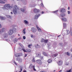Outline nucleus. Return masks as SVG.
Instances as JSON below:
<instances>
[{
  "label": "nucleus",
  "mask_w": 72,
  "mask_h": 72,
  "mask_svg": "<svg viewBox=\"0 0 72 72\" xmlns=\"http://www.w3.org/2000/svg\"><path fill=\"white\" fill-rule=\"evenodd\" d=\"M19 45H20V46H21V47H22V46H23L20 43H19Z\"/></svg>",
  "instance_id": "44"
},
{
  "label": "nucleus",
  "mask_w": 72,
  "mask_h": 72,
  "mask_svg": "<svg viewBox=\"0 0 72 72\" xmlns=\"http://www.w3.org/2000/svg\"><path fill=\"white\" fill-rule=\"evenodd\" d=\"M23 72H26V71H24Z\"/></svg>",
  "instance_id": "55"
},
{
  "label": "nucleus",
  "mask_w": 72,
  "mask_h": 72,
  "mask_svg": "<svg viewBox=\"0 0 72 72\" xmlns=\"http://www.w3.org/2000/svg\"><path fill=\"white\" fill-rule=\"evenodd\" d=\"M19 39H21V38H19Z\"/></svg>",
  "instance_id": "62"
},
{
  "label": "nucleus",
  "mask_w": 72,
  "mask_h": 72,
  "mask_svg": "<svg viewBox=\"0 0 72 72\" xmlns=\"http://www.w3.org/2000/svg\"><path fill=\"white\" fill-rule=\"evenodd\" d=\"M32 62H33L34 63H35V57H33V59L32 60Z\"/></svg>",
  "instance_id": "20"
},
{
  "label": "nucleus",
  "mask_w": 72,
  "mask_h": 72,
  "mask_svg": "<svg viewBox=\"0 0 72 72\" xmlns=\"http://www.w3.org/2000/svg\"><path fill=\"white\" fill-rule=\"evenodd\" d=\"M60 36V35H58V37H59V36Z\"/></svg>",
  "instance_id": "59"
},
{
  "label": "nucleus",
  "mask_w": 72,
  "mask_h": 72,
  "mask_svg": "<svg viewBox=\"0 0 72 72\" xmlns=\"http://www.w3.org/2000/svg\"><path fill=\"white\" fill-rule=\"evenodd\" d=\"M31 37L32 38H33V35H31Z\"/></svg>",
  "instance_id": "49"
},
{
  "label": "nucleus",
  "mask_w": 72,
  "mask_h": 72,
  "mask_svg": "<svg viewBox=\"0 0 72 72\" xmlns=\"http://www.w3.org/2000/svg\"><path fill=\"white\" fill-rule=\"evenodd\" d=\"M58 53H55L54 55H53L52 57H56L57 56H58Z\"/></svg>",
  "instance_id": "18"
},
{
  "label": "nucleus",
  "mask_w": 72,
  "mask_h": 72,
  "mask_svg": "<svg viewBox=\"0 0 72 72\" xmlns=\"http://www.w3.org/2000/svg\"><path fill=\"white\" fill-rule=\"evenodd\" d=\"M40 15V14L39 15L37 14L36 15H35L34 17V19H37L38 18H39Z\"/></svg>",
  "instance_id": "9"
},
{
  "label": "nucleus",
  "mask_w": 72,
  "mask_h": 72,
  "mask_svg": "<svg viewBox=\"0 0 72 72\" xmlns=\"http://www.w3.org/2000/svg\"><path fill=\"white\" fill-rule=\"evenodd\" d=\"M22 72V71H19V72Z\"/></svg>",
  "instance_id": "64"
},
{
  "label": "nucleus",
  "mask_w": 72,
  "mask_h": 72,
  "mask_svg": "<svg viewBox=\"0 0 72 72\" xmlns=\"http://www.w3.org/2000/svg\"><path fill=\"white\" fill-rule=\"evenodd\" d=\"M65 64H66V66H68V65L69 64V63H66Z\"/></svg>",
  "instance_id": "41"
},
{
  "label": "nucleus",
  "mask_w": 72,
  "mask_h": 72,
  "mask_svg": "<svg viewBox=\"0 0 72 72\" xmlns=\"http://www.w3.org/2000/svg\"><path fill=\"white\" fill-rule=\"evenodd\" d=\"M37 30V29H36L34 28H32V31L33 33H35V32H36Z\"/></svg>",
  "instance_id": "7"
},
{
  "label": "nucleus",
  "mask_w": 72,
  "mask_h": 72,
  "mask_svg": "<svg viewBox=\"0 0 72 72\" xmlns=\"http://www.w3.org/2000/svg\"><path fill=\"white\" fill-rule=\"evenodd\" d=\"M28 48H31V46H30V45L28 44Z\"/></svg>",
  "instance_id": "40"
},
{
  "label": "nucleus",
  "mask_w": 72,
  "mask_h": 72,
  "mask_svg": "<svg viewBox=\"0 0 72 72\" xmlns=\"http://www.w3.org/2000/svg\"><path fill=\"white\" fill-rule=\"evenodd\" d=\"M62 70H61L60 71H60V72H62Z\"/></svg>",
  "instance_id": "57"
},
{
  "label": "nucleus",
  "mask_w": 72,
  "mask_h": 72,
  "mask_svg": "<svg viewBox=\"0 0 72 72\" xmlns=\"http://www.w3.org/2000/svg\"><path fill=\"white\" fill-rule=\"evenodd\" d=\"M27 56V54H25L24 55V57H26Z\"/></svg>",
  "instance_id": "47"
},
{
  "label": "nucleus",
  "mask_w": 72,
  "mask_h": 72,
  "mask_svg": "<svg viewBox=\"0 0 72 72\" xmlns=\"http://www.w3.org/2000/svg\"><path fill=\"white\" fill-rule=\"evenodd\" d=\"M5 2H6V0H0V3L4 4Z\"/></svg>",
  "instance_id": "10"
},
{
  "label": "nucleus",
  "mask_w": 72,
  "mask_h": 72,
  "mask_svg": "<svg viewBox=\"0 0 72 72\" xmlns=\"http://www.w3.org/2000/svg\"><path fill=\"white\" fill-rule=\"evenodd\" d=\"M30 46H32V44H30Z\"/></svg>",
  "instance_id": "53"
},
{
  "label": "nucleus",
  "mask_w": 72,
  "mask_h": 72,
  "mask_svg": "<svg viewBox=\"0 0 72 72\" xmlns=\"http://www.w3.org/2000/svg\"><path fill=\"white\" fill-rule=\"evenodd\" d=\"M0 28H1V25L0 24Z\"/></svg>",
  "instance_id": "54"
},
{
  "label": "nucleus",
  "mask_w": 72,
  "mask_h": 72,
  "mask_svg": "<svg viewBox=\"0 0 72 72\" xmlns=\"http://www.w3.org/2000/svg\"><path fill=\"white\" fill-rule=\"evenodd\" d=\"M22 50H23L24 52H27V51L26 50H25V49H24V48L22 49Z\"/></svg>",
  "instance_id": "28"
},
{
  "label": "nucleus",
  "mask_w": 72,
  "mask_h": 72,
  "mask_svg": "<svg viewBox=\"0 0 72 72\" xmlns=\"http://www.w3.org/2000/svg\"><path fill=\"white\" fill-rule=\"evenodd\" d=\"M33 69L35 71H36V69L35 68V66H34V67L33 68Z\"/></svg>",
  "instance_id": "45"
},
{
  "label": "nucleus",
  "mask_w": 72,
  "mask_h": 72,
  "mask_svg": "<svg viewBox=\"0 0 72 72\" xmlns=\"http://www.w3.org/2000/svg\"><path fill=\"white\" fill-rule=\"evenodd\" d=\"M66 35H68V34H69L70 32L68 30H67L66 31Z\"/></svg>",
  "instance_id": "25"
},
{
  "label": "nucleus",
  "mask_w": 72,
  "mask_h": 72,
  "mask_svg": "<svg viewBox=\"0 0 72 72\" xmlns=\"http://www.w3.org/2000/svg\"><path fill=\"white\" fill-rule=\"evenodd\" d=\"M23 39H24V40H25V39H26V37L25 36H23Z\"/></svg>",
  "instance_id": "42"
},
{
  "label": "nucleus",
  "mask_w": 72,
  "mask_h": 72,
  "mask_svg": "<svg viewBox=\"0 0 72 72\" xmlns=\"http://www.w3.org/2000/svg\"><path fill=\"white\" fill-rule=\"evenodd\" d=\"M14 31H16V29L13 28L12 30H10L9 32V35H12Z\"/></svg>",
  "instance_id": "2"
},
{
  "label": "nucleus",
  "mask_w": 72,
  "mask_h": 72,
  "mask_svg": "<svg viewBox=\"0 0 72 72\" xmlns=\"http://www.w3.org/2000/svg\"><path fill=\"white\" fill-rule=\"evenodd\" d=\"M21 10L22 12H24V9H21Z\"/></svg>",
  "instance_id": "38"
},
{
  "label": "nucleus",
  "mask_w": 72,
  "mask_h": 72,
  "mask_svg": "<svg viewBox=\"0 0 72 72\" xmlns=\"http://www.w3.org/2000/svg\"><path fill=\"white\" fill-rule=\"evenodd\" d=\"M4 8H8L9 9V8H10L11 6H10V4H6L4 6Z\"/></svg>",
  "instance_id": "8"
},
{
  "label": "nucleus",
  "mask_w": 72,
  "mask_h": 72,
  "mask_svg": "<svg viewBox=\"0 0 72 72\" xmlns=\"http://www.w3.org/2000/svg\"><path fill=\"white\" fill-rule=\"evenodd\" d=\"M40 12V10L35 9L34 10V12L35 13H39V12Z\"/></svg>",
  "instance_id": "6"
},
{
  "label": "nucleus",
  "mask_w": 72,
  "mask_h": 72,
  "mask_svg": "<svg viewBox=\"0 0 72 72\" xmlns=\"http://www.w3.org/2000/svg\"><path fill=\"white\" fill-rule=\"evenodd\" d=\"M14 8L13 10V12L14 13V14H16L17 13V10L18 9V7L17 6L15 5L14 6Z\"/></svg>",
  "instance_id": "1"
},
{
  "label": "nucleus",
  "mask_w": 72,
  "mask_h": 72,
  "mask_svg": "<svg viewBox=\"0 0 72 72\" xmlns=\"http://www.w3.org/2000/svg\"><path fill=\"white\" fill-rule=\"evenodd\" d=\"M48 63H51L52 62V60L50 59H49L48 60Z\"/></svg>",
  "instance_id": "16"
},
{
  "label": "nucleus",
  "mask_w": 72,
  "mask_h": 72,
  "mask_svg": "<svg viewBox=\"0 0 72 72\" xmlns=\"http://www.w3.org/2000/svg\"><path fill=\"white\" fill-rule=\"evenodd\" d=\"M24 22H25V23H26V24H27V23H28V21H27L26 20H25L24 21Z\"/></svg>",
  "instance_id": "34"
},
{
  "label": "nucleus",
  "mask_w": 72,
  "mask_h": 72,
  "mask_svg": "<svg viewBox=\"0 0 72 72\" xmlns=\"http://www.w3.org/2000/svg\"><path fill=\"white\" fill-rule=\"evenodd\" d=\"M6 37H8V35L6 34L4 37V38H6Z\"/></svg>",
  "instance_id": "39"
},
{
  "label": "nucleus",
  "mask_w": 72,
  "mask_h": 72,
  "mask_svg": "<svg viewBox=\"0 0 72 72\" xmlns=\"http://www.w3.org/2000/svg\"><path fill=\"white\" fill-rule=\"evenodd\" d=\"M61 19L64 22H66L67 21V19L65 17H63L61 18Z\"/></svg>",
  "instance_id": "13"
},
{
  "label": "nucleus",
  "mask_w": 72,
  "mask_h": 72,
  "mask_svg": "<svg viewBox=\"0 0 72 72\" xmlns=\"http://www.w3.org/2000/svg\"><path fill=\"white\" fill-rule=\"evenodd\" d=\"M36 62L40 65H41V64H42V61H41V60H36Z\"/></svg>",
  "instance_id": "3"
},
{
  "label": "nucleus",
  "mask_w": 72,
  "mask_h": 72,
  "mask_svg": "<svg viewBox=\"0 0 72 72\" xmlns=\"http://www.w3.org/2000/svg\"><path fill=\"white\" fill-rule=\"evenodd\" d=\"M22 50H23L24 52H27V51L26 50H25V49H24V48L22 49Z\"/></svg>",
  "instance_id": "27"
},
{
  "label": "nucleus",
  "mask_w": 72,
  "mask_h": 72,
  "mask_svg": "<svg viewBox=\"0 0 72 72\" xmlns=\"http://www.w3.org/2000/svg\"><path fill=\"white\" fill-rule=\"evenodd\" d=\"M58 66H61L63 64V61L62 60H58L57 62Z\"/></svg>",
  "instance_id": "5"
},
{
  "label": "nucleus",
  "mask_w": 72,
  "mask_h": 72,
  "mask_svg": "<svg viewBox=\"0 0 72 72\" xmlns=\"http://www.w3.org/2000/svg\"><path fill=\"white\" fill-rule=\"evenodd\" d=\"M41 4H42V5H43V3H41Z\"/></svg>",
  "instance_id": "60"
},
{
  "label": "nucleus",
  "mask_w": 72,
  "mask_h": 72,
  "mask_svg": "<svg viewBox=\"0 0 72 72\" xmlns=\"http://www.w3.org/2000/svg\"><path fill=\"white\" fill-rule=\"evenodd\" d=\"M60 12L61 13H64L66 12V9L64 8H62L60 10Z\"/></svg>",
  "instance_id": "11"
},
{
  "label": "nucleus",
  "mask_w": 72,
  "mask_h": 72,
  "mask_svg": "<svg viewBox=\"0 0 72 72\" xmlns=\"http://www.w3.org/2000/svg\"><path fill=\"white\" fill-rule=\"evenodd\" d=\"M66 15V14H65L64 13H63L62 14H61V17H64Z\"/></svg>",
  "instance_id": "21"
},
{
  "label": "nucleus",
  "mask_w": 72,
  "mask_h": 72,
  "mask_svg": "<svg viewBox=\"0 0 72 72\" xmlns=\"http://www.w3.org/2000/svg\"><path fill=\"white\" fill-rule=\"evenodd\" d=\"M11 14H13V13L12 12H11Z\"/></svg>",
  "instance_id": "56"
},
{
  "label": "nucleus",
  "mask_w": 72,
  "mask_h": 72,
  "mask_svg": "<svg viewBox=\"0 0 72 72\" xmlns=\"http://www.w3.org/2000/svg\"><path fill=\"white\" fill-rule=\"evenodd\" d=\"M29 67H30V68L31 69L32 68H33V67H34V66H33L32 64H30V66Z\"/></svg>",
  "instance_id": "19"
},
{
  "label": "nucleus",
  "mask_w": 72,
  "mask_h": 72,
  "mask_svg": "<svg viewBox=\"0 0 72 72\" xmlns=\"http://www.w3.org/2000/svg\"><path fill=\"white\" fill-rule=\"evenodd\" d=\"M4 29H5V28H3L2 29V31H3H3H4Z\"/></svg>",
  "instance_id": "48"
},
{
  "label": "nucleus",
  "mask_w": 72,
  "mask_h": 72,
  "mask_svg": "<svg viewBox=\"0 0 72 72\" xmlns=\"http://www.w3.org/2000/svg\"><path fill=\"white\" fill-rule=\"evenodd\" d=\"M22 53H16L15 54V56L16 57H19L22 55Z\"/></svg>",
  "instance_id": "4"
},
{
  "label": "nucleus",
  "mask_w": 72,
  "mask_h": 72,
  "mask_svg": "<svg viewBox=\"0 0 72 72\" xmlns=\"http://www.w3.org/2000/svg\"><path fill=\"white\" fill-rule=\"evenodd\" d=\"M26 28H24L23 30H22V33H23L24 34H26V31L25 30H26Z\"/></svg>",
  "instance_id": "17"
},
{
  "label": "nucleus",
  "mask_w": 72,
  "mask_h": 72,
  "mask_svg": "<svg viewBox=\"0 0 72 72\" xmlns=\"http://www.w3.org/2000/svg\"><path fill=\"white\" fill-rule=\"evenodd\" d=\"M71 57H72V54L71 55Z\"/></svg>",
  "instance_id": "63"
},
{
  "label": "nucleus",
  "mask_w": 72,
  "mask_h": 72,
  "mask_svg": "<svg viewBox=\"0 0 72 72\" xmlns=\"http://www.w3.org/2000/svg\"><path fill=\"white\" fill-rule=\"evenodd\" d=\"M35 48L37 49L39 48H40V46L39 45V44H37L35 45Z\"/></svg>",
  "instance_id": "14"
},
{
  "label": "nucleus",
  "mask_w": 72,
  "mask_h": 72,
  "mask_svg": "<svg viewBox=\"0 0 72 72\" xmlns=\"http://www.w3.org/2000/svg\"><path fill=\"white\" fill-rule=\"evenodd\" d=\"M0 19L1 20H4L5 19V18L4 17H2L1 16H0Z\"/></svg>",
  "instance_id": "15"
},
{
  "label": "nucleus",
  "mask_w": 72,
  "mask_h": 72,
  "mask_svg": "<svg viewBox=\"0 0 72 72\" xmlns=\"http://www.w3.org/2000/svg\"><path fill=\"white\" fill-rule=\"evenodd\" d=\"M18 36H20V35L19 34H18Z\"/></svg>",
  "instance_id": "61"
},
{
  "label": "nucleus",
  "mask_w": 72,
  "mask_h": 72,
  "mask_svg": "<svg viewBox=\"0 0 72 72\" xmlns=\"http://www.w3.org/2000/svg\"><path fill=\"white\" fill-rule=\"evenodd\" d=\"M26 50L27 51V52L28 53H30V52H31V50L30 49H27Z\"/></svg>",
  "instance_id": "22"
},
{
  "label": "nucleus",
  "mask_w": 72,
  "mask_h": 72,
  "mask_svg": "<svg viewBox=\"0 0 72 72\" xmlns=\"http://www.w3.org/2000/svg\"><path fill=\"white\" fill-rule=\"evenodd\" d=\"M39 58L41 60H42V59L44 60V57L43 56H39Z\"/></svg>",
  "instance_id": "23"
},
{
  "label": "nucleus",
  "mask_w": 72,
  "mask_h": 72,
  "mask_svg": "<svg viewBox=\"0 0 72 72\" xmlns=\"http://www.w3.org/2000/svg\"><path fill=\"white\" fill-rule=\"evenodd\" d=\"M44 12L42 11V14H44Z\"/></svg>",
  "instance_id": "52"
},
{
  "label": "nucleus",
  "mask_w": 72,
  "mask_h": 72,
  "mask_svg": "<svg viewBox=\"0 0 72 72\" xmlns=\"http://www.w3.org/2000/svg\"><path fill=\"white\" fill-rule=\"evenodd\" d=\"M64 26H66V24L65 23H64L63 24Z\"/></svg>",
  "instance_id": "46"
},
{
  "label": "nucleus",
  "mask_w": 72,
  "mask_h": 72,
  "mask_svg": "<svg viewBox=\"0 0 72 72\" xmlns=\"http://www.w3.org/2000/svg\"><path fill=\"white\" fill-rule=\"evenodd\" d=\"M17 41V39H15L14 40V42L15 43V42H16Z\"/></svg>",
  "instance_id": "33"
},
{
  "label": "nucleus",
  "mask_w": 72,
  "mask_h": 72,
  "mask_svg": "<svg viewBox=\"0 0 72 72\" xmlns=\"http://www.w3.org/2000/svg\"><path fill=\"white\" fill-rule=\"evenodd\" d=\"M14 63L16 65H17V63H16V62H15L14 61Z\"/></svg>",
  "instance_id": "50"
},
{
  "label": "nucleus",
  "mask_w": 72,
  "mask_h": 72,
  "mask_svg": "<svg viewBox=\"0 0 72 72\" xmlns=\"http://www.w3.org/2000/svg\"><path fill=\"white\" fill-rule=\"evenodd\" d=\"M45 41V40L44 39H42L41 40V41L42 42H44Z\"/></svg>",
  "instance_id": "36"
},
{
  "label": "nucleus",
  "mask_w": 72,
  "mask_h": 72,
  "mask_svg": "<svg viewBox=\"0 0 72 72\" xmlns=\"http://www.w3.org/2000/svg\"><path fill=\"white\" fill-rule=\"evenodd\" d=\"M71 51H72V48L71 50Z\"/></svg>",
  "instance_id": "58"
},
{
  "label": "nucleus",
  "mask_w": 72,
  "mask_h": 72,
  "mask_svg": "<svg viewBox=\"0 0 72 72\" xmlns=\"http://www.w3.org/2000/svg\"><path fill=\"white\" fill-rule=\"evenodd\" d=\"M20 69H21L20 71H22V69H23V67H22V66H20Z\"/></svg>",
  "instance_id": "29"
},
{
  "label": "nucleus",
  "mask_w": 72,
  "mask_h": 72,
  "mask_svg": "<svg viewBox=\"0 0 72 72\" xmlns=\"http://www.w3.org/2000/svg\"><path fill=\"white\" fill-rule=\"evenodd\" d=\"M7 18H10V19L12 18L11 16L9 15H7Z\"/></svg>",
  "instance_id": "35"
},
{
  "label": "nucleus",
  "mask_w": 72,
  "mask_h": 72,
  "mask_svg": "<svg viewBox=\"0 0 72 72\" xmlns=\"http://www.w3.org/2000/svg\"><path fill=\"white\" fill-rule=\"evenodd\" d=\"M71 69H70L69 71H67L65 72H71Z\"/></svg>",
  "instance_id": "37"
},
{
  "label": "nucleus",
  "mask_w": 72,
  "mask_h": 72,
  "mask_svg": "<svg viewBox=\"0 0 72 72\" xmlns=\"http://www.w3.org/2000/svg\"><path fill=\"white\" fill-rule=\"evenodd\" d=\"M43 54L45 56H48V54H46V53H45V52H43Z\"/></svg>",
  "instance_id": "24"
},
{
  "label": "nucleus",
  "mask_w": 72,
  "mask_h": 72,
  "mask_svg": "<svg viewBox=\"0 0 72 72\" xmlns=\"http://www.w3.org/2000/svg\"><path fill=\"white\" fill-rule=\"evenodd\" d=\"M36 55H37L38 57H39V55H41V53H37Z\"/></svg>",
  "instance_id": "30"
},
{
  "label": "nucleus",
  "mask_w": 72,
  "mask_h": 72,
  "mask_svg": "<svg viewBox=\"0 0 72 72\" xmlns=\"http://www.w3.org/2000/svg\"><path fill=\"white\" fill-rule=\"evenodd\" d=\"M68 14H70V13H71V12H70V11H68Z\"/></svg>",
  "instance_id": "43"
},
{
  "label": "nucleus",
  "mask_w": 72,
  "mask_h": 72,
  "mask_svg": "<svg viewBox=\"0 0 72 72\" xmlns=\"http://www.w3.org/2000/svg\"><path fill=\"white\" fill-rule=\"evenodd\" d=\"M66 55H68V56H69V53L68 52L66 53Z\"/></svg>",
  "instance_id": "31"
},
{
  "label": "nucleus",
  "mask_w": 72,
  "mask_h": 72,
  "mask_svg": "<svg viewBox=\"0 0 72 72\" xmlns=\"http://www.w3.org/2000/svg\"><path fill=\"white\" fill-rule=\"evenodd\" d=\"M68 10H69V9H70V7H68Z\"/></svg>",
  "instance_id": "51"
},
{
  "label": "nucleus",
  "mask_w": 72,
  "mask_h": 72,
  "mask_svg": "<svg viewBox=\"0 0 72 72\" xmlns=\"http://www.w3.org/2000/svg\"><path fill=\"white\" fill-rule=\"evenodd\" d=\"M36 27L37 28L38 31L40 32H41V29L40 28H39V27L37 25L36 26Z\"/></svg>",
  "instance_id": "12"
},
{
  "label": "nucleus",
  "mask_w": 72,
  "mask_h": 72,
  "mask_svg": "<svg viewBox=\"0 0 72 72\" xmlns=\"http://www.w3.org/2000/svg\"><path fill=\"white\" fill-rule=\"evenodd\" d=\"M58 12V10H57L56 11H53V13H57V12Z\"/></svg>",
  "instance_id": "32"
},
{
  "label": "nucleus",
  "mask_w": 72,
  "mask_h": 72,
  "mask_svg": "<svg viewBox=\"0 0 72 72\" xmlns=\"http://www.w3.org/2000/svg\"><path fill=\"white\" fill-rule=\"evenodd\" d=\"M48 41H49V40L48 39H47V40H44V43H47V42H48Z\"/></svg>",
  "instance_id": "26"
}]
</instances>
